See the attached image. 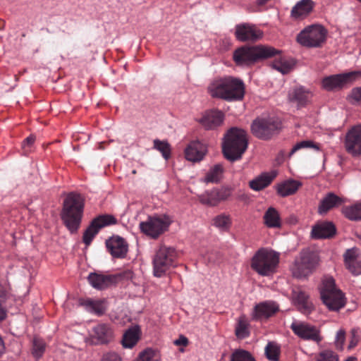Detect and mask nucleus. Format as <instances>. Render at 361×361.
Segmentation results:
<instances>
[{
	"mask_svg": "<svg viewBox=\"0 0 361 361\" xmlns=\"http://www.w3.org/2000/svg\"><path fill=\"white\" fill-rule=\"evenodd\" d=\"M208 92L214 98L228 102L242 100L245 93L243 81L238 78L226 76L213 80L207 87Z\"/></svg>",
	"mask_w": 361,
	"mask_h": 361,
	"instance_id": "1",
	"label": "nucleus"
},
{
	"mask_svg": "<svg viewBox=\"0 0 361 361\" xmlns=\"http://www.w3.org/2000/svg\"><path fill=\"white\" fill-rule=\"evenodd\" d=\"M248 145L245 130L237 127L231 128L224 135L222 142V152L230 161L241 159Z\"/></svg>",
	"mask_w": 361,
	"mask_h": 361,
	"instance_id": "2",
	"label": "nucleus"
},
{
	"mask_svg": "<svg viewBox=\"0 0 361 361\" xmlns=\"http://www.w3.org/2000/svg\"><path fill=\"white\" fill-rule=\"evenodd\" d=\"M85 202L78 193H69L63 201L61 219L71 233H75L80 227L83 214Z\"/></svg>",
	"mask_w": 361,
	"mask_h": 361,
	"instance_id": "3",
	"label": "nucleus"
},
{
	"mask_svg": "<svg viewBox=\"0 0 361 361\" xmlns=\"http://www.w3.org/2000/svg\"><path fill=\"white\" fill-rule=\"evenodd\" d=\"M280 254L268 248L259 249L252 257L251 268L259 275L269 276L276 271Z\"/></svg>",
	"mask_w": 361,
	"mask_h": 361,
	"instance_id": "4",
	"label": "nucleus"
},
{
	"mask_svg": "<svg viewBox=\"0 0 361 361\" xmlns=\"http://www.w3.org/2000/svg\"><path fill=\"white\" fill-rule=\"evenodd\" d=\"M280 52L271 47H243L233 53V60L238 66H249L260 59L275 56Z\"/></svg>",
	"mask_w": 361,
	"mask_h": 361,
	"instance_id": "5",
	"label": "nucleus"
},
{
	"mask_svg": "<svg viewBox=\"0 0 361 361\" xmlns=\"http://www.w3.org/2000/svg\"><path fill=\"white\" fill-rule=\"evenodd\" d=\"M320 295L323 303L331 311H338L345 305L344 295L336 287L332 277H326L323 280Z\"/></svg>",
	"mask_w": 361,
	"mask_h": 361,
	"instance_id": "6",
	"label": "nucleus"
},
{
	"mask_svg": "<svg viewBox=\"0 0 361 361\" xmlns=\"http://www.w3.org/2000/svg\"><path fill=\"white\" fill-rule=\"evenodd\" d=\"M177 252L172 247L161 245L153 258V271L156 277H161L174 266Z\"/></svg>",
	"mask_w": 361,
	"mask_h": 361,
	"instance_id": "7",
	"label": "nucleus"
},
{
	"mask_svg": "<svg viewBox=\"0 0 361 361\" xmlns=\"http://www.w3.org/2000/svg\"><path fill=\"white\" fill-rule=\"evenodd\" d=\"M326 30L321 25H311L305 27L297 35L296 40L302 46L308 48L320 47L326 41Z\"/></svg>",
	"mask_w": 361,
	"mask_h": 361,
	"instance_id": "8",
	"label": "nucleus"
},
{
	"mask_svg": "<svg viewBox=\"0 0 361 361\" xmlns=\"http://www.w3.org/2000/svg\"><path fill=\"white\" fill-rule=\"evenodd\" d=\"M318 263L317 256L312 252L303 250L291 267L293 275L298 279L310 275Z\"/></svg>",
	"mask_w": 361,
	"mask_h": 361,
	"instance_id": "9",
	"label": "nucleus"
},
{
	"mask_svg": "<svg viewBox=\"0 0 361 361\" xmlns=\"http://www.w3.org/2000/svg\"><path fill=\"white\" fill-rule=\"evenodd\" d=\"M171 223V219L166 215L149 216L140 223V228L145 235L157 238L168 229Z\"/></svg>",
	"mask_w": 361,
	"mask_h": 361,
	"instance_id": "10",
	"label": "nucleus"
},
{
	"mask_svg": "<svg viewBox=\"0 0 361 361\" xmlns=\"http://www.w3.org/2000/svg\"><path fill=\"white\" fill-rule=\"evenodd\" d=\"M279 122L271 117L257 118L252 123L251 131L257 138L268 140L277 133Z\"/></svg>",
	"mask_w": 361,
	"mask_h": 361,
	"instance_id": "11",
	"label": "nucleus"
},
{
	"mask_svg": "<svg viewBox=\"0 0 361 361\" xmlns=\"http://www.w3.org/2000/svg\"><path fill=\"white\" fill-rule=\"evenodd\" d=\"M360 75H361V72L353 71L326 76L322 80V87L326 91L339 90L354 81Z\"/></svg>",
	"mask_w": 361,
	"mask_h": 361,
	"instance_id": "12",
	"label": "nucleus"
},
{
	"mask_svg": "<svg viewBox=\"0 0 361 361\" xmlns=\"http://www.w3.org/2000/svg\"><path fill=\"white\" fill-rule=\"evenodd\" d=\"M290 328L298 337L302 340L319 343L323 339L320 330L307 322L295 320L291 323Z\"/></svg>",
	"mask_w": 361,
	"mask_h": 361,
	"instance_id": "13",
	"label": "nucleus"
},
{
	"mask_svg": "<svg viewBox=\"0 0 361 361\" xmlns=\"http://www.w3.org/2000/svg\"><path fill=\"white\" fill-rule=\"evenodd\" d=\"M116 219L110 214L100 215L94 219L83 233V242L89 245L99 231L107 226L115 224Z\"/></svg>",
	"mask_w": 361,
	"mask_h": 361,
	"instance_id": "14",
	"label": "nucleus"
},
{
	"mask_svg": "<svg viewBox=\"0 0 361 361\" xmlns=\"http://www.w3.org/2000/svg\"><path fill=\"white\" fill-rule=\"evenodd\" d=\"M346 152L353 157L361 156V126L352 127L347 133L344 140Z\"/></svg>",
	"mask_w": 361,
	"mask_h": 361,
	"instance_id": "15",
	"label": "nucleus"
},
{
	"mask_svg": "<svg viewBox=\"0 0 361 361\" xmlns=\"http://www.w3.org/2000/svg\"><path fill=\"white\" fill-rule=\"evenodd\" d=\"M232 194L231 188H221L204 192L198 196L200 202L209 207L216 206L220 202L228 200Z\"/></svg>",
	"mask_w": 361,
	"mask_h": 361,
	"instance_id": "16",
	"label": "nucleus"
},
{
	"mask_svg": "<svg viewBox=\"0 0 361 361\" xmlns=\"http://www.w3.org/2000/svg\"><path fill=\"white\" fill-rule=\"evenodd\" d=\"M90 336L92 343L106 345L113 341L114 332L109 324L102 323L92 327Z\"/></svg>",
	"mask_w": 361,
	"mask_h": 361,
	"instance_id": "17",
	"label": "nucleus"
},
{
	"mask_svg": "<svg viewBox=\"0 0 361 361\" xmlns=\"http://www.w3.org/2000/svg\"><path fill=\"white\" fill-rule=\"evenodd\" d=\"M262 35V32L252 24L242 23L235 27V37L240 42H255L259 39Z\"/></svg>",
	"mask_w": 361,
	"mask_h": 361,
	"instance_id": "18",
	"label": "nucleus"
},
{
	"mask_svg": "<svg viewBox=\"0 0 361 361\" xmlns=\"http://www.w3.org/2000/svg\"><path fill=\"white\" fill-rule=\"evenodd\" d=\"M224 114L219 110L205 111L197 120L198 123L206 130H213L222 125Z\"/></svg>",
	"mask_w": 361,
	"mask_h": 361,
	"instance_id": "19",
	"label": "nucleus"
},
{
	"mask_svg": "<svg viewBox=\"0 0 361 361\" xmlns=\"http://www.w3.org/2000/svg\"><path fill=\"white\" fill-rule=\"evenodd\" d=\"M346 268L354 275L361 274V252L357 247L346 250L343 254Z\"/></svg>",
	"mask_w": 361,
	"mask_h": 361,
	"instance_id": "20",
	"label": "nucleus"
},
{
	"mask_svg": "<svg viewBox=\"0 0 361 361\" xmlns=\"http://www.w3.org/2000/svg\"><path fill=\"white\" fill-rule=\"evenodd\" d=\"M279 310V305L272 300H267L256 305L252 313L253 319L261 320L273 316Z\"/></svg>",
	"mask_w": 361,
	"mask_h": 361,
	"instance_id": "21",
	"label": "nucleus"
},
{
	"mask_svg": "<svg viewBox=\"0 0 361 361\" xmlns=\"http://www.w3.org/2000/svg\"><path fill=\"white\" fill-rule=\"evenodd\" d=\"M115 276L99 272H91L87 276L90 284L97 290H104L115 285Z\"/></svg>",
	"mask_w": 361,
	"mask_h": 361,
	"instance_id": "22",
	"label": "nucleus"
},
{
	"mask_svg": "<svg viewBox=\"0 0 361 361\" xmlns=\"http://www.w3.org/2000/svg\"><path fill=\"white\" fill-rule=\"evenodd\" d=\"M106 245L111 255L116 258H124L128 252V244L119 236H113L106 241Z\"/></svg>",
	"mask_w": 361,
	"mask_h": 361,
	"instance_id": "23",
	"label": "nucleus"
},
{
	"mask_svg": "<svg viewBox=\"0 0 361 361\" xmlns=\"http://www.w3.org/2000/svg\"><path fill=\"white\" fill-rule=\"evenodd\" d=\"M207 152V146L199 140H194L189 143L185 149V156L187 160L197 162L203 159Z\"/></svg>",
	"mask_w": 361,
	"mask_h": 361,
	"instance_id": "24",
	"label": "nucleus"
},
{
	"mask_svg": "<svg viewBox=\"0 0 361 361\" xmlns=\"http://www.w3.org/2000/svg\"><path fill=\"white\" fill-rule=\"evenodd\" d=\"M312 93L303 87H298L291 90L288 93V99L295 103L298 107L305 106L311 100Z\"/></svg>",
	"mask_w": 361,
	"mask_h": 361,
	"instance_id": "25",
	"label": "nucleus"
},
{
	"mask_svg": "<svg viewBox=\"0 0 361 361\" xmlns=\"http://www.w3.org/2000/svg\"><path fill=\"white\" fill-rule=\"evenodd\" d=\"M345 202L343 198L333 192L328 193L320 202L318 212L320 214H326L329 210L338 207Z\"/></svg>",
	"mask_w": 361,
	"mask_h": 361,
	"instance_id": "26",
	"label": "nucleus"
},
{
	"mask_svg": "<svg viewBox=\"0 0 361 361\" xmlns=\"http://www.w3.org/2000/svg\"><path fill=\"white\" fill-rule=\"evenodd\" d=\"M314 3L312 0H300L291 10V16L296 20L306 18L312 11Z\"/></svg>",
	"mask_w": 361,
	"mask_h": 361,
	"instance_id": "27",
	"label": "nucleus"
},
{
	"mask_svg": "<svg viewBox=\"0 0 361 361\" xmlns=\"http://www.w3.org/2000/svg\"><path fill=\"white\" fill-rule=\"evenodd\" d=\"M336 232L334 224L331 222H321L312 227V237L315 239L328 238Z\"/></svg>",
	"mask_w": 361,
	"mask_h": 361,
	"instance_id": "28",
	"label": "nucleus"
},
{
	"mask_svg": "<svg viewBox=\"0 0 361 361\" xmlns=\"http://www.w3.org/2000/svg\"><path fill=\"white\" fill-rule=\"evenodd\" d=\"M293 300L301 312L309 314L311 312L313 306L305 292L299 289L294 290L293 291Z\"/></svg>",
	"mask_w": 361,
	"mask_h": 361,
	"instance_id": "29",
	"label": "nucleus"
},
{
	"mask_svg": "<svg viewBox=\"0 0 361 361\" xmlns=\"http://www.w3.org/2000/svg\"><path fill=\"white\" fill-rule=\"evenodd\" d=\"M141 331L138 326L130 327L123 335L121 341L125 348H133L140 338Z\"/></svg>",
	"mask_w": 361,
	"mask_h": 361,
	"instance_id": "30",
	"label": "nucleus"
},
{
	"mask_svg": "<svg viewBox=\"0 0 361 361\" xmlns=\"http://www.w3.org/2000/svg\"><path fill=\"white\" fill-rule=\"evenodd\" d=\"M276 175L277 173L274 171H271L270 173H262L256 178L250 181V187L255 191H259L267 187Z\"/></svg>",
	"mask_w": 361,
	"mask_h": 361,
	"instance_id": "31",
	"label": "nucleus"
},
{
	"mask_svg": "<svg viewBox=\"0 0 361 361\" xmlns=\"http://www.w3.org/2000/svg\"><path fill=\"white\" fill-rule=\"evenodd\" d=\"M264 225L269 228H279L281 227V220L279 212L272 207H269L263 216Z\"/></svg>",
	"mask_w": 361,
	"mask_h": 361,
	"instance_id": "32",
	"label": "nucleus"
},
{
	"mask_svg": "<svg viewBox=\"0 0 361 361\" xmlns=\"http://www.w3.org/2000/svg\"><path fill=\"white\" fill-rule=\"evenodd\" d=\"M301 186V183L295 180H288L277 186V192L281 197L294 194Z\"/></svg>",
	"mask_w": 361,
	"mask_h": 361,
	"instance_id": "33",
	"label": "nucleus"
},
{
	"mask_svg": "<svg viewBox=\"0 0 361 361\" xmlns=\"http://www.w3.org/2000/svg\"><path fill=\"white\" fill-rule=\"evenodd\" d=\"M231 216L226 213L219 214L215 216L212 220V226L222 232L228 231L231 226Z\"/></svg>",
	"mask_w": 361,
	"mask_h": 361,
	"instance_id": "34",
	"label": "nucleus"
},
{
	"mask_svg": "<svg viewBox=\"0 0 361 361\" xmlns=\"http://www.w3.org/2000/svg\"><path fill=\"white\" fill-rule=\"evenodd\" d=\"M223 172V166L220 164H216L208 171L203 181L207 183H218L221 178Z\"/></svg>",
	"mask_w": 361,
	"mask_h": 361,
	"instance_id": "35",
	"label": "nucleus"
},
{
	"mask_svg": "<svg viewBox=\"0 0 361 361\" xmlns=\"http://www.w3.org/2000/svg\"><path fill=\"white\" fill-rule=\"evenodd\" d=\"M343 214L350 220H361V202L356 203L352 206L343 207Z\"/></svg>",
	"mask_w": 361,
	"mask_h": 361,
	"instance_id": "36",
	"label": "nucleus"
},
{
	"mask_svg": "<svg viewBox=\"0 0 361 361\" xmlns=\"http://www.w3.org/2000/svg\"><path fill=\"white\" fill-rule=\"evenodd\" d=\"M248 322L245 315L240 316L235 326V334L240 338H245L249 336Z\"/></svg>",
	"mask_w": 361,
	"mask_h": 361,
	"instance_id": "37",
	"label": "nucleus"
},
{
	"mask_svg": "<svg viewBox=\"0 0 361 361\" xmlns=\"http://www.w3.org/2000/svg\"><path fill=\"white\" fill-rule=\"evenodd\" d=\"M271 67L284 75L290 71L293 67V63L290 61L281 57L271 63Z\"/></svg>",
	"mask_w": 361,
	"mask_h": 361,
	"instance_id": "38",
	"label": "nucleus"
},
{
	"mask_svg": "<svg viewBox=\"0 0 361 361\" xmlns=\"http://www.w3.org/2000/svg\"><path fill=\"white\" fill-rule=\"evenodd\" d=\"M84 305L89 312L97 315L104 314L106 310L104 302L100 300H87Z\"/></svg>",
	"mask_w": 361,
	"mask_h": 361,
	"instance_id": "39",
	"label": "nucleus"
},
{
	"mask_svg": "<svg viewBox=\"0 0 361 361\" xmlns=\"http://www.w3.org/2000/svg\"><path fill=\"white\" fill-rule=\"evenodd\" d=\"M160 359L157 350L148 348L140 353L136 361H160Z\"/></svg>",
	"mask_w": 361,
	"mask_h": 361,
	"instance_id": "40",
	"label": "nucleus"
},
{
	"mask_svg": "<svg viewBox=\"0 0 361 361\" xmlns=\"http://www.w3.org/2000/svg\"><path fill=\"white\" fill-rule=\"evenodd\" d=\"M231 361H256V360L250 352L243 349H237L231 354Z\"/></svg>",
	"mask_w": 361,
	"mask_h": 361,
	"instance_id": "41",
	"label": "nucleus"
},
{
	"mask_svg": "<svg viewBox=\"0 0 361 361\" xmlns=\"http://www.w3.org/2000/svg\"><path fill=\"white\" fill-rule=\"evenodd\" d=\"M154 149L160 152L165 159H168L171 155V147L167 141L156 139L153 142Z\"/></svg>",
	"mask_w": 361,
	"mask_h": 361,
	"instance_id": "42",
	"label": "nucleus"
},
{
	"mask_svg": "<svg viewBox=\"0 0 361 361\" xmlns=\"http://www.w3.org/2000/svg\"><path fill=\"white\" fill-rule=\"evenodd\" d=\"M265 354L270 361H278L280 354L279 346L273 342H269L265 348Z\"/></svg>",
	"mask_w": 361,
	"mask_h": 361,
	"instance_id": "43",
	"label": "nucleus"
},
{
	"mask_svg": "<svg viewBox=\"0 0 361 361\" xmlns=\"http://www.w3.org/2000/svg\"><path fill=\"white\" fill-rule=\"evenodd\" d=\"M45 350V343L43 341L35 338L33 339V345L32 354L37 360L40 358Z\"/></svg>",
	"mask_w": 361,
	"mask_h": 361,
	"instance_id": "44",
	"label": "nucleus"
},
{
	"mask_svg": "<svg viewBox=\"0 0 361 361\" xmlns=\"http://www.w3.org/2000/svg\"><path fill=\"white\" fill-rule=\"evenodd\" d=\"M338 356L331 350L321 351L316 357V361H338Z\"/></svg>",
	"mask_w": 361,
	"mask_h": 361,
	"instance_id": "45",
	"label": "nucleus"
},
{
	"mask_svg": "<svg viewBox=\"0 0 361 361\" xmlns=\"http://www.w3.org/2000/svg\"><path fill=\"white\" fill-rule=\"evenodd\" d=\"M8 288L0 283V321L5 319L6 312L2 302L8 298Z\"/></svg>",
	"mask_w": 361,
	"mask_h": 361,
	"instance_id": "46",
	"label": "nucleus"
},
{
	"mask_svg": "<svg viewBox=\"0 0 361 361\" xmlns=\"http://www.w3.org/2000/svg\"><path fill=\"white\" fill-rule=\"evenodd\" d=\"M302 148H314L316 150H319V147L317 145L314 144L311 140H303L300 142H298L294 145L293 149H291L290 154L295 153L296 151H298L300 149Z\"/></svg>",
	"mask_w": 361,
	"mask_h": 361,
	"instance_id": "47",
	"label": "nucleus"
},
{
	"mask_svg": "<svg viewBox=\"0 0 361 361\" xmlns=\"http://www.w3.org/2000/svg\"><path fill=\"white\" fill-rule=\"evenodd\" d=\"M345 341V331L343 329H339L336 335L334 344L338 350H342Z\"/></svg>",
	"mask_w": 361,
	"mask_h": 361,
	"instance_id": "48",
	"label": "nucleus"
},
{
	"mask_svg": "<svg viewBox=\"0 0 361 361\" xmlns=\"http://www.w3.org/2000/svg\"><path fill=\"white\" fill-rule=\"evenodd\" d=\"M133 272L130 269H126L116 274H112L115 276V284L121 281L131 280L133 278Z\"/></svg>",
	"mask_w": 361,
	"mask_h": 361,
	"instance_id": "49",
	"label": "nucleus"
},
{
	"mask_svg": "<svg viewBox=\"0 0 361 361\" xmlns=\"http://www.w3.org/2000/svg\"><path fill=\"white\" fill-rule=\"evenodd\" d=\"M101 361H121V357L115 352H108L103 355Z\"/></svg>",
	"mask_w": 361,
	"mask_h": 361,
	"instance_id": "50",
	"label": "nucleus"
},
{
	"mask_svg": "<svg viewBox=\"0 0 361 361\" xmlns=\"http://www.w3.org/2000/svg\"><path fill=\"white\" fill-rule=\"evenodd\" d=\"M359 342V336L357 335V331L355 329H353L350 331V341L349 345H348V350H351L355 348Z\"/></svg>",
	"mask_w": 361,
	"mask_h": 361,
	"instance_id": "51",
	"label": "nucleus"
},
{
	"mask_svg": "<svg viewBox=\"0 0 361 361\" xmlns=\"http://www.w3.org/2000/svg\"><path fill=\"white\" fill-rule=\"evenodd\" d=\"M350 97L355 102H361V87L353 88L351 90Z\"/></svg>",
	"mask_w": 361,
	"mask_h": 361,
	"instance_id": "52",
	"label": "nucleus"
},
{
	"mask_svg": "<svg viewBox=\"0 0 361 361\" xmlns=\"http://www.w3.org/2000/svg\"><path fill=\"white\" fill-rule=\"evenodd\" d=\"M35 140V137L33 135H30L27 137L22 143L23 148L26 151V147L32 145Z\"/></svg>",
	"mask_w": 361,
	"mask_h": 361,
	"instance_id": "53",
	"label": "nucleus"
},
{
	"mask_svg": "<svg viewBox=\"0 0 361 361\" xmlns=\"http://www.w3.org/2000/svg\"><path fill=\"white\" fill-rule=\"evenodd\" d=\"M188 343V338L183 336H180V338L174 341V343L177 345H187Z\"/></svg>",
	"mask_w": 361,
	"mask_h": 361,
	"instance_id": "54",
	"label": "nucleus"
},
{
	"mask_svg": "<svg viewBox=\"0 0 361 361\" xmlns=\"http://www.w3.org/2000/svg\"><path fill=\"white\" fill-rule=\"evenodd\" d=\"M5 350H6L5 343H4V341L1 336L0 335V356L4 354V353L5 352Z\"/></svg>",
	"mask_w": 361,
	"mask_h": 361,
	"instance_id": "55",
	"label": "nucleus"
},
{
	"mask_svg": "<svg viewBox=\"0 0 361 361\" xmlns=\"http://www.w3.org/2000/svg\"><path fill=\"white\" fill-rule=\"evenodd\" d=\"M269 0H257L256 4L259 6H262L265 5Z\"/></svg>",
	"mask_w": 361,
	"mask_h": 361,
	"instance_id": "56",
	"label": "nucleus"
},
{
	"mask_svg": "<svg viewBox=\"0 0 361 361\" xmlns=\"http://www.w3.org/2000/svg\"><path fill=\"white\" fill-rule=\"evenodd\" d=\"M345 361H357V359L356 357L350 356L348 357Z\"/></svg>",
	"mask_w": 361,
	"mask_h": 361,
	"instance_id": "57",
	"label": "nucleus"
},
{
	"mask_svg": "<svg viewBox=\"0 0 361 361\" xmlns=\"http://www.w3.org/2000/svg\"><path fill=\"white\" fill-rule=\"evenodd\" d=\"M357 1L361 3V0H357Z\"/></svg>",
	"mask_w": 361,
	"mask_h": 361,
	"instance_id": "58",
	"label": "nucleus"
}]
</instances>
